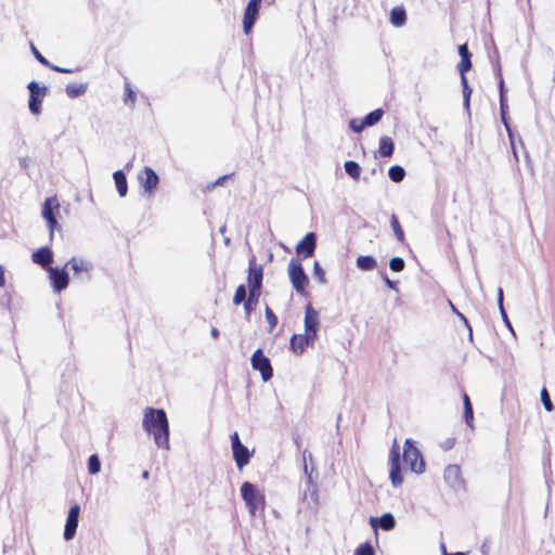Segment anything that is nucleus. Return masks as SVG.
<instances>
[{
  "label": "nucleus",
  "instance_id": "79ce46f5",
  "mask_svg": "<svg viewBox=\"0 0 555 555\" xmlns=\"http://www.w3.org/2000/svg\"><path fill=\"white\" fill-rule=\"evenodd\" d=\"M349 126H350L351 130L357 133L361 132L365 127H367L364 124V120L360 119V118L351 119L349 122Z\"/></svg>",
  "mask_w": 555,
  "mask_h": 555
},
{
  "label": "nucleus",
  "instance_id": "864d4df0",
  "mask_svg": "<svg viewBox=\"0 0 555 555\" xmlns=\"http://www.w3.org/2000/svg\"><path fill=\"white\" fill-rule=\"evenodd\" d=\"M500 313H501V317H502L504 323L506 324V326L513 332L512 324L507 318L504 307H502V309H500Z\"/></svg>",
  "mask_w": 555,
  "mask_h": 555
},
{
  "label": "nucleus",
  "instance_id": "aec40b11",
  "mask_svg": "<svg viewBox=\"0 0 555 555\" xmlns=\"http://www.w3.org/2000/svg\"><path fill=\"white\" fill-rule=\"evenodd\" d=\"M113 178L115 181L116 190L120 197H125L128 192V183L126 175L122 170H117L113 173Z\"/></svg>",
  "mask_w": 555,
  "mask_h": 555
},
{
  "label": "nucleus",
  "instance_id": "4be33fe9",
  "mask_svg": "<svg viewBox=\"0 0 555 555\" xmlns=\"http://www.w3.org/2000/svg\"><path fill=\"white\" fill-rule=\"evenodd\" d=\"M260 297V291L248 289V295L244 302V310L246 317H249L251 311L256 308Z\"/></svg>",
  "mask_w": 555,
  "mask_h": 555
},
{
  "label": "nucleus",
  "instance_id": "4d7b16f0",
  "mask_svg": "<svg viewBox=\"0 0 555 555\" xmlns=\"http://www.w3.org/2000/svg\"><path fill=\"white\" fill-rule=\"evenodd\" d=\"M498 306H499V309H502L503 306V289L500 287L498 289Z\"/></svg>",
  "mask_w": 555,
  "mask_h": 555
},
{
  "label": "nucleus",
  "instance_id": "ea45409f",
  "mask_svg": "<svg viewBox=\"0 0 555 555\" xmlns=\"http://www.w3.org/2000/svg\"><path fill=\"white\" fill-rule=\"evenodd\" d=\"M354 555H375V552L370 543H362L357 547Z\"/></svg>",
  "mask_w": 555,
  "mask_h": 555
},
{
  "label": "nucleus",
  "instance_id": "338daca9",
  "mask_svg": "<svg viewBox=\"0 0 555 555\" xmlns=\"http://www.w3.org/2000/svg\"><path fill=\"white\" fill-rule=\"evenodd\" d=\"M447 446H448L447 448H451L453 446V442L452 441H448Z\"/></svg>",
  "mask_w": 555,
  "mask_h": 555
},
{
  "label": "nucleus",
  "instance_id": "1a4fd4ad",
  "mask_svg": "<svg viewBox=\"0 0 555 555\" xmlns=\"http://www.w3.org/2000/svg\"><path fill=\"white\" fill-rule=\"evenodd\" d=\"M251 366L261 373V377L264 382H268L273 376L272 366L270 360L263 356L261 349H257L251 356Z\"/></svg>",
  "mask_w": 555,
  "mask_h": 555
},
{
  "label": "nucleus",
  "instance_id": "a18cd8bd",
  "mask_svg": "<svg viewBox=\"0 0 555 555\" xmlns=\"http://www.w3.org/2000/svg\"><path fill=\"white\" fill-rule=\"evenodd\" d=\"M473 93V89L468 87H463V104L466 111L469 112V104H470V95Z\"/></svg>",
  "mask_w": 555,
  "mask_h": 555
},
{
  "label": "nucleus",
  "instance_id": "052dcab7",
  "mask_svg": "<svg viewBox=\"0 0 555 555\" xmlns=\"http://www.w3.org/2000/svg\"><path fill=\"white\" fill-rule=\"evenodd\" d=\"M460 75H461L462 87H468V81H467L466 75L465 74H460Z\"/></svg>",
  "mask_w": 555,
  "mask_h": 555
},
{
  "label": "nucleus",
  "instance_id": "a19ab883",
  "mask_svg": "<svg viewBox=\"0 0 555 555\" xmlns=\"http://www.w3.org/2000/svg\"><path fill=\"white\" fill-rule=\"evenodd\" d=\"M264 314L270 326L269 332H271L278 324V318L268 306L266 307Z\"/></svg>",
  "mask_w": 555,
  "mask_h": 555
},
{
  "label": "nucleus",
  "instance_id": "7c9ffc66",
  "mask_svg": "<svg viewBox=\"0 0 555 555\" xmlns=\"http://www.w3.org/2000/svg\"><path fill=\"white\" fill-rule=\"evenodd\" d=\"M463 401H464V417H465V422H466V424L469 427H472L473 426V420H474L473 406H472L469 397L466 393H464Z\"/></svg>",
  "mask_w": 555,
  "mask_h": 555
},
{
  "label": "nucleus",
  "instance_id": "c03bdc74",
  "mask_svg": "<svg viewBox=\"0 0 555 555\" xmlns=\"http://www.w3.org/2000/svg\"><path fill=\"white\" fill-rule=\"evenodd\" d=\"M541 401L545 408L546 411H552L553 410V404H552V401H551V398H550V395L547 392V390L545 388H543L541 390Z\"/></svg>",
  "mask_w": 555,
  "mask_h": 555
},
{
  "label": "nucleus",
  "instance_id": "4c0bfd02",
  "mask_svg": "<svg viewBox=\"0 0 555 555\" xmlns=\"http://www.w3.org/2000/svg\"><path fill=\"white\" fill-rule=\"evenodd\" d=\"M494 72H495V76H496V78L499 80L500 96H506L505 95L504 80H503V77H502L501 65H500L499 61L494 65Z\"/></svg>",
  "mask_w": 555,
  "mask_h": 555
},
{
  "label": "nucleus",
  "instance_id": "a211bd4d",
  "mask_svg": "<svg viewBox=\"0 0 555 555\" xmlns=\"http://www.w3.org/2000/svg\"><path fill=\"white\" fill-rule=\"evenodd\" d=\"M31 260L34 263L39 264L48 270V268L53 261V253L47 246L40 247L39 249L33 253Z\"/></svg>",
  "mask_w": 555,
  "mask_h": 555
},
{
  "label": "nucleus",
  "instance_id": "5fc2aeb1",
  "mask_svg": "<svg viewBox=\"0 0 555 555\" xmlns=\"http://www.w3.org/2000/svg\"><path fill=\"white\" fill-rule=\"evenodd\" d=\"M50 68L53 69L54 72H57V73L70 74V73L74 72L73 69L63 68V67H60V66H56V65H52V64H51Z\"/></svg>",
  "mask_w": 555,
  "mask_h": 555
},
{
  "label": "nucleus",
  "instance_id": "2eb2a0df",
  "mask_svg": "<svg viewBox=\"0 0 555 555\" xmlns=\"http://www.w3.org/2000/svg\"><path fill=\"white\" fill-rule=\"evenodd\" d=\"M79 514L80 506L78 504L70 506L64 529V539L66 541L72 540L76 534Z\"/></svg>",
  "mask_w": 555,
  "mask_h": 555
},
{
  "label": "nucleus",
  "instance_id": "c756f323",
  "mask_svg": "<svg viewBox=\"0 0 555 555\" xmlns=\"http://www.w3.org/2000/svg\"><path fill=\"white\" fill-rule=\"evenodd\" d=\"M388 176H389V179L393 182H401L404 177H405V171L404 169L399 166V165H395V166H391L388 170Z\"/></svg>",
  "mask_w": 555,
  "mask_h": 555
},
{
  "label": "nucleus",
  "instance_id": "0eeeda50",
  "mask_svg": "<svg viewBox=\"0 0 555 555\" xmlns=\"http://www.w3.org/2000/svg\"><path fill=\"white\" fill-rule=\"evenodd\" d=\"M67 267L74 271L75 278L87 281L91 279L93 269L91 261L79 257H72L65 264V268Z\"/></svg>",
  "mask_w": 555,
  "mask_h": 555
},
{
  "label": "nucleus",
  "instance_id": "dca6fc26",
  "mask_svg": "<svg viewBox=\"0 0 555 555\" xmlns=\"http://www.w3.org/2000/svg\"><path fill=\"white\" fill-rule=\"evenodd\" d=\"M444 480L453 490H463L464 480L459 465H448L444 469Z\"/></svg>",
  "mask_w": 555,
  "mask_h": 555
},
{
  "label": "nucleus",
  "instance_id": "09e8293b",
  "mask_svg": "<svg viewBox=\"0 0 555 555\" xmlns=\"http://www.w3.org/2000/svg\"><path fill=\"white\" fill-rule=\"evenodd\" d=\"M124 101H125L126 104L128 103V101H130L131 105H133L134 101H135V93L131 89L129 83H126V95H125V100Z\"/></svg>",
  "mask_w": 555,
  "mask_h": 555
},
{
  "label": "nucleus",
  "instance_id": "f3484780",
  "mask_svg": "<svg viewBox=\"0 0 555 555\" xmlns=\"http://www.w3.org/2000/svg\"><path fill=\"white\" fill-rule=\"evenodd\" d=\"M317 246V237L313 232H309L305 237L297 244L296 253L301 258H308L313 255Z\"/></svg>",
  "mask_w": 555,
  "mask_h": 555
},
{
  "label": "nucleus",
  "instance_id": "f257e3e1",
  "mask_svg": "<svg viewBox=\"0 0 555 555\" xmlns=\"http://www.w3.org/2000/svg\"><path fill=\"white\" fill-rule=\"evenodd\" d=\"M142 425L153 436L158 448L169 450V423L163 409L147 408L144 411Z\"/></svg>",
  "mask_w": 555,
  "mask_h": 555
},
{
  "label": "nucleus",
  "instance_id": "9d476101",
  "mask_svg": "<svg viewBox=\"0 0 555 555\" xmlns=\"http://www.w3.org/2000/svg\"><path fill=\"white\" fill-rule=\"evenodd\" d=\"M232 451L233 457L238 468H243L245 465L249 463L250 452L249 450L241 442L238 434L234 433L231 436Z\"/></svg>",
  "mask_w": 555,
  "mask_h": 555
},
{
  "label": "nucleus",
  "instance_id": "3c124183",
  "mask_svg": "<svg viewBox=\"0 0 555 555\" xmlns=\"http://www.w3.org/2000/svg\"><path fill=\"white\" fill-rule=\"evenodd\" d=\"M459 54H460L461 59L470 56V53L468 51L466 43L459 46Z\"/></svg>",
  "mask_w": 555,
  "mask_h": 555
},
{
  "label": "nucleus",
  "instance_id": "c9c22d12",
  "mask_svg": "<svg viewBox=\"0 0 555 555\" xmlns=\"http://www.w3.org/2000/svg\"><path fill=\"white\" fill-rule=\"evenodd\" d=\"M246 286L244 284L238 285L233 297V304H242L246 299Z\"/></svg>",
  "mask_w": 555,
  "mask_h": 555
},
{
  "label": "nucleus",
  "instance_id": "37998d69",
  "mask_svg": "<svg viewBox=\"0 0 555 555\" xmlns=\"http://www.w3.org/2000/svg\"><path fill=\"white\" fill-rule=\"evenodd\" d=\"M472 68L470 56L462 57L461 62L457 65V69L460 74H466Z\"/></svg>",
  "mask_w": 555,
  "mask_h": 555
},
{
  "label": "nucleus",
  "instance_id": "e433bc0d",
  "mask_svg": "<svg viewBox=\"0 0 555 555\" xmlns=\"http://www.w3.org/2000/svg\"><path fill=\"white\" fill-rule=\"evenodd\" d=\"M313 276L320 284L326 283L325 271L318 261H315L313 264Z\"/></svg>",
  "mask_w": 555,
  "mask_h": 555
},
{
  "label": "nucleus",
  "instance_id": "4468645a",
  "mask_svg": "<svg viewBox=\"0 0 555 555\" xmlns=\"http://www.w3.org/2000/svg\"><path fill=\"white\" fill-rule=\"evenodd\" d=\"M305 334L317 339L319 327V313L310 305L305 309Z\"/></svg>",
  "mask_w": 555,
  "mask_h": 555
},
{
  "label": "nucleus",
  "instance_id": "49530a36",
  "mask_svg": "<svg viewBox=\"0 0 555 555\" xmlns=\"http://www.w3.org/2000/svg\"><path fill=\"white\" fill-rule=\"evenodd\" d=\"M47 224H48L49 232H50V233H49V237H50V240L52 241V240H53V237H54V231H55L56 229H59V228H60V225H59V222H57L56 218H52V219H50V220H47Z\"/></svg>",
  "mask_w": 555,
  "mask_h": 555
},
{
  "label": "nucleus",
  "instance_id": "0e129e2a",
  "mask_svg": "<svg viewBox=\"0 0 555 555\" xmlns=\"http://www.w3.org/2000/svg\"><path fill=\"white\" fill-rule=\"evenodd\" d=\"M227 178V176L218 178L215 182V185H221Z\"/></svg>",
  "mask_w": 555,
  "mask_h": 555
},
{
  "label": "nucleus",
  "instance_id": "69168bd1",
  "mask_svg": "<svg viewBox=\"0 0 555 555\" xmlns=\"http://www.w3.org/2000/svg\"><path fill=\"white\" fill-rule=\"evenodd\" d=\"M142 477L144 479H147L149 478V472L147 470L143 472Z\"/></svg>",
  "mask_w": 555,
  "mask_h": 555
},
{
  "label": "nucleus",
  "instance_id": "473e14b6",
  "mask_svg": "<svg viewBox=\"0 0 555 555\" xmlns=\"http://www.w3.org/2000/svg\"><path fill=\"white\" fill-rule=\"evenodd\" d=\"M88 470L91 475H96L101 470V463L96 454L90 455L88 460Z\"/></svg>",
  "mask_w": 555,
  "mask_h": 555
},
{
  "label": "nucleus",
  "instance_id": "f704fd0d",
  "mask_svg": "<svg viewBox=\"0 0 555 555\" xmlns=\"http://www.w3.org/2000/svg\"><path fill=\"white\" fill-rule=\"evenodd\" d=\"M449 306H450V308H451L452 312H453L454 314H456V317H457V318L463 322V324L465 325V327L468 330V336H469V338L472 339V337H473L472 327H470V324H469L468 320L466 319V317H465L463 313H461V312L456 309V307L452 304V301H450V300H449Z\"/></svg>",
  "mask_w": 555,
  "mask_h": 555
},
{
  "label": "nucleus",
  "instance_id": "2f4dec72",
  "mask_svg": "<svg viewBox=\"0 0 555 555\" xmlns=\"http://www.w3.org/2000/svg\"><path fill=\"white\" fill-rule=\"evenodd\" d=\"M390 225L397 240L402 243L404 241V232L396 215L391 216Z\"/></svg>",
  "mask_w": 555,
  "mask_h": 555
},
{
  "label": "nucleus",
  "instance_id": "bb28decb",
  "mask_svg": "<svg viewBox=\"0 0 555 555\" xmlns=\"http://www.w3.org/2000/svg\"><path fill=\"white\" fill-rule=\"evenodd\" d=\"M378 524H379V527L385 530V531H389L391 529L395 528L396 526V520H395V517L392 514L390 513H385L384 515H382L379 518H378Z\"/></svg>",
  "mask_w": 555,
  "mask_h": 555
},
{
  "label": "nucleus",
  "instance_id": "13d9d810",
  "mask_svg": "<svg viewBox=\"0 0 555 555\" xmlns=\"http://www.w3.org/2000/svg\"><path fill=\"white\" fill-rule=\"evenodd\" d=\"M490 545L488 541H485L480 547L482 555H489Z\"/></svg>",
  "mask_w": 555,
  "mask_h": 555
},
{
  "label": "nucleus",
  "instance_id": "e2e57ef3",
  "mask_svg": "<svg viewBox=\"0 0 555 555\" xmlns=\"http://www.w3.org/2000/svg\"><path fill=\"white\" fill-rule=\"evenodd\" d=\"M210 334L214 338H218L219 337V331L218 328L216 327H212L211 331H210Z\"/></svg>",
  "mask_w": 555,
  "mask_h": 555
},
{
  "label": "nucleus",
  "instance_id": "9b49d317",
  "mask_svg": "<svg viewBox=\"0 0 555 555\" xmlns=\"http://www.w3.org/2000/svg\"><path fill=\"white\" fill-rule=\"evenodd\" d=\"M263 280V268L256 262L255 257L249 260L247 285L248 289L260 291Z\"/></svg>",
  "mask_w": 555,
  "mask_h": 555
},
{
  "label": "nucleus",
  "instance_id": "412c9836",
  "mask_svg": "<svg viewBox=\"0 0 555 555\" xmlns=\"http://www.w3.org/2000/svg\"><path fill=\"white\" fill-rule=\"evenodd\" d=\"M60 205L55 197H48L42 205V217L44 220L55 218L54 209H59Z\"/></svg>",
  "mask_w": 555,
  "mask_h": 555
},
{
  "label": "nucleus",
  "instance_id": "6e6552de",
  "mask_svg": "<svg viewBox=\"0 0 555 555\" xmlns=\"http://www.w3.org/2000/svg\"><path fill=\"white\" fill-rule=\"evenodd\" d=\"M138 180L144 194H147L149 196L154 194L159 182V178L155 170L147 166L139 172Z\"/></svg>",
  "mask_w": 555,
  "mask_h": 555
},
{
  "label": "nucleus",
  "instance_id": "8fccbe9b",
  "mask_svg": "<svg viewBox=\"0 0 555 555\" xmlns=\"http://www.w3.org/2000/svg\"><path fill=\"white\" fill-rule=\"evenodd\" d=\"M302 455H304V461H305L304 469H305V473L308 475V482L312 483V477L310 474H308V465H307V460L312 461V454L308 450H305Z\"/></svg>",
  "mask_w": 555,
  "mask_h": 555
},
{
  "label": "nucleus",
  "instance_id": "5701e85b",
  "mask_svg": "<svg viewBox=\"0 0 555 555\" xmlns=\"http://www.w3.org/2000/svg\"><path fill=\"white\" fill-rule=\"evenodd\" d=\"M395 143L389 137H382L378 144L380 157H390L393 154Z\"/></svg>",
  "mask_w": 555,
  "mask_h": 555
},
{
  "label": "nucleus",
  "instance_id": "6ab92c4d",
  "mask_svg": "<svg viewBox=\"0 0 555 555\" xmlns=\"http://www.w3.org/2000/svg\"><path fill=\"white\" fill-rule=\"evenodd\" d=\"M315 339L310 338V336L304 334H294L291 338V348L296 353H302L309 345H312Z\"/></svg>",
  "mask_w": 555,
  "mask_h": 555
},
{
  "label": "nucleus",
  "instance_id": "6e6d98bb",
  "mask_svg": "<svg viewBox=\"0 0 555 555\" xmlns=\"http://www.w3.org/2000/svg\"><path fill=\"white\" fill-rule=\"evenodd\" d=\"M384 282L385 284L391 288V289H397V284L395 282H392L391 280H389V278L387 275L384 276Z\"/></svg>",
  "mask_w": 555,
  "mask_h": 555
},
{
  "label": "nucleus",
  "instance_id": "393cba45",
  "mask_svg": "<svg viewBox=\"0 0 555 555\" xmlns=\"http://www.w3.org/2000/svg\"><path fill=\"white\" fill-rule=\"evenodd\" d=\"M87 88H88L87 83L72 82L66 86L65 91H66V94L68 98L75 99V98H78V96L85 94L87 91Z\"/></svg>",
  "mask_w": 555,
  "mask_h": 555
},
{
  "label": "nucleus",
  "instance_id": "39448f33",
  "mask_svg": "<svg viewBox=\"0 0 555 555\" xmlns=\"http://www.w3.org/2000/svg\"><path fill=\"white\" fill-rule=\"evenodd\" d=\"M389 477L393 487L398 488L402 485L403 478L400 468V448L397 440L393 441L389 454Z\"/></svg>",
  "mask_w": 555,
  "mask_h": 555
},
{
  "label": "nucleus",
  "instance_id": "cd10ccee",
  "mask_svg": "<svg viewBox=\"0 0 555 555\" xmlns=\"http://www.w3.org/2000/svg\"><path fill=\"white\" fill-rule=\"evenodd\" d=\"M344 168L347 175H349L352 179L358 180L360 178L361 168L357 162L347 160L344 165Z\"/></svg>",
  "mask_w": 555,
  "mask_h": 555
},
{
  "label": "nucleus",
  "instance_id": "c85d7f7f",
  "mask_svg": "<svg viewBox=\"0 0 555 555\" xmlns=\"http://www.w3.org/2000/svg\"><path fill=\"white\" fill-rule=\"evenodd\" d=\"M383 115H384V111L382 108H376V109L370 112L367 115H365V117L362 119L364 120V124L367 127L374 126L382 119Z\"/></svg>",
  "mask_w": 555,
  "mask_h": 555
},
{
  "label": "nucleus",
  "instance_id": "72a5a7b5",
  "mask_svg": "<svg viewBox=\"0 0 555 555\" xmlns=\"http://www.w3.org/2000/svg\"><path fill=\"white\" fill-rule=\"evenodd\" d=\"M501 118H502V121H503V124H504V126L506 128V131L508 133V138H509V141H511V146H512L514 158L517 162L518 160V155H517V152H516V146H515V142H514V135H513L512 129L509 127L507 117H506V115H501Z\"/></svg>",
  "mask_w": 555,
  "mask_h": 555
},
{
  "label": "nucleus",
  "instance_id": "20e7f679",
  "mask_svg": "<svg viewBox=\"0 0 555 555\" xmlns=\"http://www.w3.org/2000/svg\"><path fill=\"white\" fill-rule=\"evenodd\" d=\"M288 275L294 289L298 294H304L308 284V276L298 260L291 259L288 263Z\"/></svg>",
  "mask_w": 555,
  "mask_h": 555
},
{
  "label": "nucleus",
  "instance_id": "774afa93",
  "mask_svg": "<svg viewBox=\"0 0 555 555\" xmlns=\"http://www.w3.org/2000/svg\"><path fill=\"white\" fill-rule=\"evenodd\" d=\"M225 231V225L220 228V232L223 233Z\"/></svg>",
  "mask_w": 555,
  "mask_h": 555
},
{
  "label": "nucleus",
  "instance_id": "680f3d73",
  "mask_svg": "<svg viewBox=\"0 0 555 555\" xmlns=\"http://www.w3.org/2000/svg\"><path fill=\"white\" fill-rule=\"evenodd\" d=\"M441 547L443 551V555H465V553H463V552H456V553H452V554L447 553L444 544H442Z\"/></svg>",
  "mask_w": 555,
  "mask_h": 555
},
{
  "label": "nucleus",
  "instance_id": "ddd939ff",
  "mask_svg": "<svg viewBox=\"0 0 555 555\" xmlns=\"http://www.w3.org/2000/svg\"><path fill=\"white\" fill-rule=\"evenodd\" d=\"M262 0H249L243 18L244 33L248 35L254 27Z\"/></svg>",
  "mask_w": 555,
  "mask_h": 555
},
{
  "label": "nucleus",
  "instance_id": "b1692460",
  "mask_svg": "<svg viewBox=\"0 0 555 555\" xmlns=\"http://www.w3.org/2000/svg\"><path fill=\"white\" fill-rule=\"evenodd\" d=\"M356 263L362 271H372L377 267V261L373 256H359Z\"/></svg>",
  "mask_w": 555,
  "mask_h": 555
},
{
  "label": "nucleus",
  "instance_id": "f8f14e48",
  "mask_svg": "<svg viewBox=\"0 0 555 555\" xmlns=\"http://www.w3.org/2000/svg\"><path fill=\"white\" fill-rule=\"evenodd\" d=\"M49 279L55 293L64 291L68 286L69 276L65 268H48Z\"/></svg>",
  "mask_w": 555,
  "mask_h": 555
},
{
  "label": "nucleus",
  "instance_id": "a878e982",
  "mask_svg": "<svg viewBox=\"0 0 555 555\" xmlns=\"http://www.w3.org/2000/svg\"><path fill=\"white\" fill-rule=\"evenodd\" d=\"M406 21V14L402 8H393L390 12V22L393 26L400 27L404 25Z\"/></svg>",
  "mask_w": 555,
  "mask_h": 555
},
{
  "label": "nucleus",
  "instance_id": "58836bf2",
  "mask_svg": "<svg viewBox=\"0 0 555 555\" xmlns=\"http://www.w3.org/2000/svg\"><path fill=\"white\" fill-rule=\"evenodd\" d=\"M389 268L393 272H401L404 269V260L401 257H393L389 261Z\"/></svg>",
  "mask_w": 555,
  "mask_h": 555
},
{
  "label": "nucleus",
  "instance_id": "423d86ee",
  "mask_svg": "<svg viewBox=\"0 0 555 555\" xmlns=\"http://www.w3.org/2000/svg\"><path fill=\"white\" fill-rule=\"evenodd\" d=\"M27 88L30 93L28 102L29 111L34 115H38L41 112V103L43 98L47 95L48 88L46 86H39L36 81H30L27 85Z\"/></svg>",
  "mask_w": 555,
  "mask_h": 555
},
{
  "label": "nucleus",
  "instance_id": "f03ea898",
  "mask_svg": "<svg viewBox=\"0 0 555 555\" xmlns=\"http://www.w3.org/2000/svg\"><path fill=\"white\" fill-rule=\"evenodd\" d=\"M403 462L411 472L422 474L425 470V462L420 450L414 446L411 439L404 441Z\"/></svg>",
  "mask_w": 555,
  "mask_h": 555
},
{
  "label": "nucleus",
  "instance_id": "de8ad7c7",
  "mask_svg": "<svg viewBox=\"0 0 555 555\" xmlns=\"http://www.w3.org/2000/svg\"><path fill=\"white\" fill-rule=\"evenodd\" d=\"M31 51L34 56L44 66L50 67L51 63L36 49L34 44H31Z\"/></svg>",
  "mask_w": 555,
  "mask_h": 555
},
{
  "label": "nucleus",
  "instance_id": "603ef678",
  "mask_svg": "<svg viewBox=\"0 0 555 555\" xmlns=\"http://www.w3.org/2000/svg\"><path fill=\"white\" fill-rule=\"evenodd\" d=\"M500 109H501V115L507 114L506 96H500Z\"/></svg>",
  "mask_w": 555,
  "mask_h": 555
},
{
  "label": "nucleus",
  "instance_id": "7ed1b4c3",
  "mask_svg": "<svg viewBox=\"0 0 555 555\" xmlns=\"http://www.w3.org/2000/svg\"><path fill=\"white\" fill-rule=\"evenodd\" d=\"M241 494L251 515H255L256 511L263 505V495L249 481L243 482Z\"/></svg>",
  "mask_w": 555,
  "mask_h": 555
},
{
  "label": "nucleus",
  "instance_id": "bf43d9fd",
  "mask_svg": "<svg viewBox=\"0 0 555 555\" xmlns=\"http://www.w3.org/2000/svg\"><path fill=\"white\" fill-rule=\"evenodd\" d=\"M5 284V278H4V269L0 264V287H3Z\"/></svg>",
  "mask_w": 555,
  "mask_h": 555
}]
</instances>
